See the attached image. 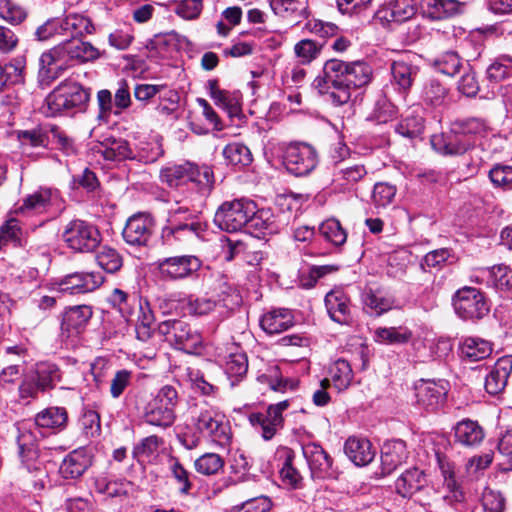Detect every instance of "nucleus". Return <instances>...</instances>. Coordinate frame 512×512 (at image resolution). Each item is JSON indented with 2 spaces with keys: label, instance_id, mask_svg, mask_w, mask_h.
Returning a JSON list of instances; mask_svg holds the SVG:
<instances>
[{
  "label": "nucleus",
  "instance_id": "obj_18",
  "mask_svg": "<svg viewBox=\"0 0 512 512\" xmlns=\"http://www.w3.org/2000/svg\"><path fill=\"white\" fill-rule=\"evenodd\" d=\"M50 125H39L27 130H19L17 138L20 143L22 153L32 159L46 157L44 152H33V149H47L50 143Z\"/></svg>",
  "mask_w": 512,
  "mask_h": 512
},
{
  "label": "nucleus",
  "instance_id": "obj_27",
  "mask_svg": "<svg viewBox=\"0 0 512 512\" xmlns=\"http://www.w3.org/2000/svg\"><path fill=\"white\" fill-rule=\"evenodd\" d=\"M55 199L56 193H53L50 189H39L27 195L18 210L28 216L47 213Z\"/></svg>",
  "mask_w": 512,
  "mask_h": 512
},
{
  "label": "nucleus",
  "instance_id": "obj_62",
  "mask_svg": "<svg viewBox=\"0 0 512 512\" xmlns=\"http://www.w3.org/2000/svg\"><path fill=\"white\" fill-rule=\"evenodd\" d=\"M320 234L335 246H341L346 242L347 233L336 219H328L319 227Z\"/></svg>",
  "mask_w": 512,
  "mask_h": 512
},
{
  "label": "nucleus",
  "instance_id": "obj_25",
  "mask_svg": "<svg viewBox=\"0 0 512 512\" xmlns=\"http://www.w3.org/2000/svg\"><path fill=\"white\" fill-rule=\"evenodd\" d=\"M249 422L265 441L271 440L284 426L283 416H276L268 408L264 412L250 414Z\"/></svg>",
  "mask_w": 512,
  "mask_h": 512
},
{
  "label": "nucleus",
  "instance_id": "obj_28",
  "mask_svg": "<svg viewBox=\"0 0 512 512\" xmlns=\"http://www.w3.org/2000/svg\"><path fill=\"white\" fill-rule=\"evenodd\" d=\"M294 325L292 312L285 308L273 309L260 319V326L267 334H279Z\"/></svg>",
  "mask_w": 512,
  "mask_h": 512
},
{
  "label": "nucleus",
  "instance_id": "obj_45",
  "mask_svg": "<svg viewBox=\"0 0 512 512\" xmlns=\"http://www.w3.org/2000/svg\"><path fill=\"white\" fill-rule=\"evenodd\" d=\"M367 174V170L362 164L342 163L334 173L333 181L341 186L353 185L360 181Z\"/></svg>",
  "mask_w": 512,
  "mask_h": 512
},
{
  "label": "nucleus",
  "instance_id": "obj_16",
  "mask_svg": "<svg viewBox=\"0 0 512 512\" xmlns=\"http://www.w3.org/2000/svg\"><path fill=\"white\" fill-rule=\"evenodd\" d=\"M302 452L314 479L336 477L337 471L333 467V460L321 445L307 443L302 446Z\"/></svg>",
  "mask_w": 512,
  "mask_h": 512
},
{
  "label": "nucleus",
  "instance_id": "obj_10",
  "mask_svg": "<svg viewBox=\"0 0 512 512\" xmlns=\"http://www.w3.org/2000/svg\"><path fill=\"white\" fill-rule=\"evenodd\" d=\"M255 212V202L248 199L226 201L217 209L215 225L223 231L237 232L247 226L249 217Z\"/></svg>",
  "mask_w": 512,
  "mask_h": 512
},
{
  "label": "nucleus",
  "instance_id": "obj_40",
  "mask_svg": "<svg viewBox=\"0 0 512 512\" xmlns=\"http://www.w3.org/2000/svg\"><path fill=\"white\" fill-rule=\"evenodd\" d=\"M247 226L258 234H272L278 231L273 212L270 209L257 210L256 206L255 212L249 217Z\"/></svg>",
  "mask_w": 512,
  "mask_h": 512
},
{
  "label": "nucleus",
  "instance_id": "obj_31",
  "mask_svg": "<svg viewBox=\"0 0 512 512\" xmlns=\"http://www.w3.org/2000/svg\"><path fill=\"white\" fill-rule=\"evenodd\" d=\"M406 444L402 440L386 442L382 447L381 465L383 473L390 474L407 459Z\"/></svg>",
  "mask_w": 512,
  "mask_h": 512
},
{
  "label": "nucleus",
  "instance_id": "obj_22",
  "mask_svg": "<svg viewBox=\"0 0 512 512\" xmlns=\"http://www.w3.org/2000/svg\"><path fill=\"white\" fill-rule=\"evenodd\" d=\"M447 389L444 384L421 380L415 386L417 403L426 410L438 409L446 399Z\"/></svg>",
  "mask_w": 512,
  "mask_h": 512
},
{
  "label": "nucleus",
  "instance_id": "obj_36",
  "mask_svg": "<svg viewBox=\"0 0 512 512\" xmlns=\"http://www.w3.org/2000/svg\"><path fill=\"white\" fill-rule=\"evenodd\" d=\"M164 154L160 139L139 142L135 148H132V161L143 164L156 162Z\"/></svg>",
  "mask_w": 512,
  "mask_h": 512
},
{
  "label": "nucleus",
  "instance_id": "obj_56",
  "mask_svg": "<svg viewBox=\"0 0 512 512\" xmlns=\"http://www.w3.org/2000/svg\"><path fill=\"white\" fill-rule=\"evenodd\" d=\"M423 129L424 119L420 115L415 114V111H412L411 114L407 115L395 126L396 133L407 138L418 137L423 132Z\"/></svg>",
  "mask_w": 512,
  "mask_h": 512
},
{
  "label": "nucleus",
  "instance_id": "obj_59",
  "mask_svg": "<svg viewBox=\"0 0 512 512\" xmlns=\"http://www.w3.org/2000/svg\"><path fill=\"white\" fill-rule=\"evenodd\" d=\"M512 77V57L501 55L487 68V78L490 81L500 82Z\"/></svg>",
  "mask_w": 512,
  "mask_h": 512
},
{
  "label": "nucleus",
  "instance_id": "obj_50",
  "mask_svg": "<svg viewBox=\"0 0 512 512\" xmlns=\"http://www.w3.org/2000/svg\"><path fill=\"white\" fill-rule=\"evenodd\" d=\"M154 315L150 308V305L145 303H139L138 305V316L136 324L137 338L141 341H147L154 331Z\"/></svg>",
  "mask_w": 512,
  "mask_h": 512
},
{
  "label": "nucleus",
  "instance_id": "obj_7",
  "mask_svg": "<svg viewBox=\"0 0 512 512\" xmlns=\"http://www.w3.org/2000/svg\"><path fill=\"white\" fill-rule=\"evenodd\" d=\"M160 179L169 187H178L186 182H193L202 191H210L214 183L213 171L209 166H198L190 162L163 168L160 172Z\"/></svg>",
  "mask_w": 512,
  "mask_h": 512
},
{
  "label": "nucleus",
  "instance_id": "obj_32",
  "mask_svg": "<svg viewBox=\"0 0 512 512\" xmlns=\"http://www.w3.org/2000/svg\"><path fill=\"white\" fill-rule=\"evenodd\" d=\"M484 430L478 422L464 419L454 427L455 442L466 447L479 445L484 439Z\"/></svg>",
  "mask_w": 512,
  "mask_h": 512
},
{
  "label": "nucleus",
  "instance_id": "obj_11",
  "mask_svg": "<svg viewBox=\"0 0 512 512\" xmlns=\"http://www.w3.org/2000/svg\"><path fill=\"white\" fill-rule=\"evenodd\" d=\"M206 231V226L200 221L183 222L167 219L161 229V245L170 250H179L193 243Z\"/></svg>",
  "mask_w": 512,
  "mask_h": 512
},
{
  "label": "nucleus",
  "instance_id": "obj_21",
  "mask_svg": "<svg viewBox=\"0 0 512 512\" xmlns=\"http://www.w3.org/2000/svg\"><path fill=\"white\" fill-rule=\"evenodd\" d=\"M330 319L340 325H351L353 322L352 308L349 297L340 290L328 292L324 299Z\"/></svg>",
  "mask_w": 512,
  "mask_h": 512
},
{
  "label": "nucleus",
  "instance_id": "obj_1",
  "mask_svg": "<svg viewBox=\"0 0 512 512\" xmlns=\"http://www.w3.org/2000/svg\"><path fill=\"white\" fill-rule=\"evenodd\" d=\"M371 75V67L364 61L345 62L334 58L325 62L314 86L326 94L333 105L342 106L350 101L354 91L370 82Z\"/></svg>",
  "mask_w": 512,
  "mask_h": 512
},
{
  "label": "nucleus",
  "instance_id": "obj_3",
  "mask_svg": "<svg viewBox=\"0 0 512 512\" xmlns=\"http://www.w3.org/2000/svg\"><path fill=\"white\" fill-rule=\"evenodd\" d=\"M99 50L89 42L79 39L64 41L40 57V75L55 80L74 63H84L98 59Z\"/></svg>",
  "mask_w": 512,
  "mask_h": 512
},
{
  "label": "nucleus",
  "instance_id": "obj_52",
  "mask_svg": "<svg viewBox=\"0 0 512 512\" xmlns=\"http://www.w3.org/2000/svg\"><path fill=\"white\" fill-rule=\"evenodd\" d=\"M226 161L234 166H247L253 158L250 149L241 143H230L223 149Z\"/></svg>",
  "mask_w": 512,
  "mask_h": 512
},
{
  "label": "nucleus",
  "instance_id": "obj_64",
  "mask_svg": "<svg viewBox=\"0 0 512 512\" xmlns=\"http://www.w3.org/2000/svg\"><path fill=\"white\" fill-rule=\"evenodd\" d=\"M332 382L338 390L348 388L353 380V371L348 361L344 359L337 360L332 369Z\"/></svg>",
  "mask_w": 512,
  "mask_h": 512
},
{
  "label": "nucleus",
  "instance_id": "obj_14",
  "mask_svg": "<svg viewBox=\"0 0 512 512\" xmlns=\"http://www.w3.org/2000/svg\"><path fill=\"white\" fill-rule=\"evenodd\" d=\"M157 269L164 280L180 281L194 277L202 267V261L195 255H177L158 260Z\"/></svg>",
  "mask_w": 512,
  "mask_h": 512
},
{
  "label": "nucleus",
  "instance_id": "obj_49",
  "mask_svg": "<svg viewBox=\"0 0 512 512\" xmlns=\"http://www.w3.org/2000/svg\"><path fill=\"white\" fill-rule=\"evenodd\" d=\"M448 89L438 80L431 79L423 87L422 99L426 105L439 107L446 103Z\"/></svg>",
  "mask_w": 512,
  "mask_h": 512
},
{
  "label": "nucleus",
  "instance_id": "obj_2",
  "mask_svg": "<svg viewBox=\"0 0 512 512\" xmlns=\"http://www.w3.org/2000/svg\"><path fill=\"white\" fill-rule=\"evenodd\" d=\"M68 412L64 407L51 406L38 412L34 417V430L25 425L18 427L16 438L18 446V456L22 465L29 472L43 474L41 463L39 461L40 449L38 444L39 435L42 436L41 429L52 433L63 431L68 425Z\"/></svg>",
  "mask_w": 512,
  "mask_h": 512
},
{
  "label": "nucleus",
  "instance_id": "obj_17",
  "mask_svg": "<svg viewBox=\"0 0 512 512\" xmlns=\"http://www.w3.org/2000/svg\"><path fill=\"white\" fill-rule=\"evenodd\" d=\"M470 281L500 291L512 290V270L505 265L477 267L472 270Z\"/></svg>",
  "mask_w": 512,
  "mask_h": 512
},
{
  "label": "nucleus",
  "instance_id": "obj_35",
  "mask_svg": "<svg viewBox=\"0 0 512 512\" xmlns=\"http://www.w3.org/2000/svg\"><path fill=\"white\" fill-rule=\"evenodd\" d=\"M26 60L24 56H17L10 62L0 65V89L23 83Z\"/></svg>",
  "mask_w": 512,
  "mask_h": 512
},
{
  "label": "nucleus",
  "instance_id": "obj_48",
  "mask_svg": "<svg viewBox=\"0 0 512 512\" xmlns=\"http://www.w3.org/2000/svg\"><path fill=\"white\" fill-rule=\"evenodd\" d=\"M487 131L486 121L478 117L457 119L452 123V132L455 134L484 136Z\"/></svg>",
  "mask_w": 512,
  "mask_h": 512
},
{
  "label": "nucleus",
  "instance_id": "obj_8",
  "mask_svg": "<svg viewBox=\"0 0 512 512\" xmlns=\"http://www.w3.org/2000/svg\"><path fill=\"white\" fill-rule=\"evenodd\" d=\"M192 423L197 433L210 438L215 444L221 447L230 444L231 427L224 414L212 408H203L193 415Z\"/></svg>",
  "mask_w": 512,
  "mask_h": 512
},
{
  "label": "nucleus",
  "instance_id": "obj_13",
  "mask_svg": "<svg viewBox=\"0 0 512 512\" xmlns=\"http://www.w3.org/2000/svg\"><path fill=\"white\" fill-rule=\"evenodd\" d=\"M453 306L456 314L463 320H479L490 311L484 293L468 286L457 290L453 296Z\"/></svg>",
  "mask_w": 512,
  "mask_h": 512
},
{
  "label": "nucleus",
  "instance_id": "obj_26",
  "mask_svg": "<svg viewBox=\"0 0 512 512\" xmlns=\"http://www.w3.org/2000/svg\"><path fill=\"white\" fill-rule=\"evenodd\" d=\"M461 358L466 362H477L488 358L493 352L490 341L479 337H465L459 345Z\"/></svg>",
  "mask_w": 512,
  "mask_h": 512
},
{
  "label": "nucleus",
  "instance_id": "obj_57",
  "mask_svg": "<svg viewBox=\"0 0 512 512\" xmlns=\"http://www.w3.org/2000/svg\"><path fill=\"white\" fill-rule=\"evenodd\" d=\"M194 468L202 475H215L223 470L224 460L219 454L205 453L195 460Z\"/></svg>",
  "mask_w": 512,
  "mask_h": 512
},
{
  "label": "nucleus",
  "instance_id": "obj_58",
  "mask_svg": "<svg viewBox=\"0 0 512 512\" xmlns=\"http://www.w3.org/2000/svg\"><path fill=\"white\" fill-rule=\"evenodd\" d=\"M202 10L203 0H174L172 4V11L187 21L198 19Z\"/></svg>",
  "mask_w": 512,
  "mask_h": 512
},
{
  "label": "nucleus",
  "instance_id": "obj_6",
  "mask_svg": "<svg viewBox=\"0 0 512 512\" xmlns=\"http://www.w3.org/2000/svg\"><path fill=\"white\" fill-rule=\"evenodd\" d=\"M89 98V90L79 83L63 81L46 97V113L48 116H56L61 112L74 108L82 110L85 108Z\"/></svg>",
  "mask_w": 512,
  "mask_h": 512
},
{
  "label": "nucleus",
  "instance_id": "obj_39",
  "mask_svg": "<svg viewBox=\"0 0 512 512\" xmlns=\"http://www.w3.org/2000/svg\"><path fill=\"white\" fill-rule=\"evenodd\" d=\"M424 13L432 20H442L458 13L457 0H424Z\"/></svg>",
  "mask_w": 512,
  "mask_h": 512
},
{
  "label": "nucleus",
  "instance_id": "obj_51",
  "mask_svg": "<svg viewBox=\"0 0 512 512\" xmlns=\"http://www.w3.org/2000/svg\"><path fill=\"white\" fill-rule=\"evenodd\" d=\"M128 483L124 480H109L105 475L94 478V489L97 493L107 497H118L127 493Z\"/></svg>",
  "mask_w": 512,
  "mask_h": 512
},
{
  "label": "nucleus",
  "instance_id": "obj_15",
  "mask_svg": "<svg viewBox=\"0 0 512 512\" xmlns=\"http://www.w3.org/2000/svg\"><path fill=\"white\" fill-rule=\"evenodd\" d=\"M284 164L295 176H306L316 168L318 154L307 143H292L285 150Z\"/></svg>",
  "mask_w": 512,
  "mask_h": 512
},
{
  "label": "nucleus",
  "instance_id": "obj_33",
  "mask_svg": "<svg viewBox=\"0 0 512 512\" xmlns=\"http://www.w3.org/2000/svg\"><path fill=\"white\" fill-rule=\"evenodd\" d=\"M427 484L424 472L418 468H412L402 473L395 482V490L402 497H411Z\"/></svg>",
  "mask_w": 512,
  "mask_h": 512
},
{
  "label": "nucleus",
  "instance_id": "obj_41",
  "mask_svg": "<svg viewBox=\"0 0 512 512\" xmlns=\"http://www.w3.org/2000/svg\"><path fill=\"white\" fill-rule=\"evenodd\" d=\"M465 61L456 51H445L432 61V66L440 73L453 77L464 69Z\"/></svg>",
  "mask_w": 512,
  "mask_h": 512
},
{
  "label": "nucleus",
  "instance_id": "obj_38",
  "mask_svg": "<svg viewBox=\"0 0 512 512\" xmlns=\"http://www.w3.org/2000/svg\"><path fill=\"white\" fill-rule=\"evenodd\" d=\"M61 32L69 33L73 39L92 34L94 26L91 20L83 15L69 14L60 20Z\"/></svg>",
  "mask_w": 512,
  "mask_h": 512
},
{
  "label": "nucleus",
  "instance_id": "obj_34",
  "mask_svg": "<svg viewBox=\"0 0 512 512\" xmlns=\"http://www.w3.org/2000/svg\"><path fill=\"white\" fill-rule=\"evenodd\" d=\"M213 300L218 308V319L221 320L240 305L241 296L233 286L222 280L219 283V291L216 294V298Z\"/></svg>",
  "mask_w": 512,
  "mask_h": 512
},
{
  "label": "nucleus",
  "instance_id": "obj_55",
  "mask_svg": "<svg viewBox=\"0 0 512 512\" xmlns=\"http://www.w3.org/2000/svg\"><path fill=\"white\" fill-rule=\"evenodd\" d=\"M96 262L105 272L116 273L123 266V258L120 253L110 247H102L96 254Z\"/></svg>",
  "mask_w": 512,
  "mask_h": 512
},
{
  "label": "nucleus",
  "instance_id": "obj_30",
  "mask_svg": "<svg viewBox=\"0 0 512 512\" xmlns=\"http://www.w3.org/2000/svg\"><path fill=\"white\" fill-rule=\"evenodd\" d=\"M92 308L88 305H78L67 309L63 315L61 329L68 335L79 334L92 317Z\"/></svg>",
  "mask_w": 512,
  "mask_h": 512
},
{
  "label": "nucleus",
  "instance_id": "obj_23",
  "mask_svg": "<svg viewBox=\"0 0 512 512\" xmlns=\"http://www.w3.org/2000/svg\"><path fill=\"white\" fill-rule=\"evenodd\" d=\"M512 372V356L506 355L499 358L485 377V389L491 395L501 393L507 386Z\"/></svg>",
  "mask_w": 512,
  "mask_h": 512
},
{
  "label": "nucleus",
  "instance_id": "obj_5",
  "mask_svg": "<svg viewBox=\"0 0 512 512\" xmlns=\"http://www.w3.org/2000/svg\"><path fill=\"white\" fill-rule=\"evenodd\" d=\"M179 403L176 388L164 385L144 408L143 419L145 423L166 429L176 420L175 409Z\"/></svg>",
  "mask_w": 512,
  "mask_h": 512
},
{
  "label": "nucleus",
  "instance_id": "obj_60",
  "mask_svg": "<svg viewBox=\"0 0 512 512\" xmlns=\"http://www.w3.org/2000/svg\"><path fill=\"white\" fill-rule=\"evenodd\" d=\"M101 153L108 161H132V148L128 141L124 139H113L110 144L101 151Z\"/></svg>",
  "mask_w": 512,
  "mask_h": 512
},
{
  "label": "nucleus",
  "instance_id": "obj_37",
  "mask_svg": "<svg viewBox=\"0 0 512 512\" xmlns=\"http://www.w3.org/2000/svg\"><path fill=\"white\" fill-rule=\"evenodd\" d=\"M415 12L412 0H394L379 13L387 21L402 23L411 19Z\"/></svg>",
  "mask_w": 512,
  "mask_h": 512
},
{
  "label": "nucleus",
  "instance_id": "obj_61",
  "mask_svg": "<svg viewBox=\"0 0 512 512\" xmlns=\"http://www.w3.org/2000/svg\"><path fill=\"white\" fill-rule=\"evenodd\" d=\"M184 309L191 316H205L211 313L218 315L215 301L207 297H189L185 302Z\"/></svg>",
  "mask_w": 512,
  "mask_h": 512
},
{
  "label": "nucleus",
  "instance_id": "obj_9",
  "mask_svg": "<svg viewBox=\"0 0 512 512\" xmlns=\"http://www.w3.org/2000/svg\"><path fill=\"white\" fill-rule=\"evenodd\" d=\"M62 240L74 252L89 253L100 245L101 234L92 223L81 219H73L64 226Z\"/></svg>",
  "mask_w": 512,
  "mask_h": 512
},
{
  "label": "nucleus",
  "instance_id": "obj_47",
  "mask_svg": "<svg viewBox=\"0 0 512 512\" xmlns=\"http://www.w3.org/2000/svg\"><path fill=\"white\" fill-rule=\"evenodd\" d=\"M364 306L371 313L381 315L395 306V299L390 295H384L379 291L369 290L363 295Z\"/></svg>",
  "mask_w": 512,
  "mask_h": 512
},
{
  "label": "nucleus",
  "instance_id": "obj_63",
  "mask_svg": "<svg viewBox=\"0 0 512 512\" xmlns=\"http://www.w3.org/2000/svg\"><path fill=\"white\" fill-rule=\"evenodd\" d=\"M50 135L56 148L65 156L70 157L77 154L75 140L66 131L56 125H50Z\"/></svg>",
  "mask_w": 512,
  "mask_h": 512
},
{
  "label": "nucleus",
  "instance_id": "obj_12",
  "mask_svg": "<svg viewBox=\"0 0 512 512\" xmlns=\"http://www.w3.org/2000/svg\"><path fill=\"white\" fill-rule=\"evenodd\" d=\"M157 330L175 348L188 353H195L203 345L201 334L181 319L165 320L158 325Z\"/></svg>",
  "mask_w": 512,
  "mask_h": 512
},
{
  "label": "nucleus",
  "instance_id": "obj_24",
  "mask_svg": "<svg viewBox=\"0 0 512 512\" xmlns=\"http://www.w3.org/2000/svg\"><path fill=\"white\" fill-rule=\"evenodd\" d=\"M344 452L356 466L368 465L376 455V450L368 439L355 436L346 440Z\"/></svg>",
  "mask_w": 512,
  "mask_h": 512
},
{
  "label": "nucleus",
  "instance_id": "obj_42",
  "mask_svg": "<svg viewBox=\"0 0 512 512\" xmlns=\"http://www.w3.org/2000/svg\"><path fill=\"white\" fill-rule=\"evenodd\" d=\"M393 83L400 91L407 92L417 75V67L404 61H394L391 65Z\"/></svg>",
  "mask_w": 512,
  "mask_h": 512
},
{
  "label": "nucleus",
  "instance_id": "obj_53",
  "mask_svg": "<svg viewBox=\"0 0 512 512\" xmlns=\"http://www.w3.org/2000/svg\"><path fill=\"white\" fill-rule=\"evenodd\" d=\"M169 462V470L178 485L179 493L188 495L193 487L192 478L194 476L184 468L177 458L171 457Z\"/></svg>",
  "mask_w": 512,
  "mask_h": 512
},
{
  "label": "nucleus",
  "instance_id": "obj_46",
  "mask_svg": "<svg viewBox=\"0 0 512 512\" xmlns=\"http://www.w3.org/2000/svg\"><path fill=\"white\" fill-rule=\"evenodd\" d=\"M412 337V332L403 327H380L375 330L374 339L380 344H403Z\"/></svg>",
  "mask_w": 512,
  "mask_h": 512
},
{
  "label": "nucleus",
  "instance_id": "obj_20",
  "mask_svg": "<svg viewBox=\"0 0 512 512\" xmlns=\"http://www.w3.org/2000/svg\"><path fill=\"white\" fill-rule=\"evenodd\" d=\"M104 282L100 272H75L66 275L60 282V290L71 295L85 294L98 289Z\"/></svg>",
  "mask_w": 512,
  "mask_h": 512
},
{
  "label": "nucleus",
  "instance_id": "obj_43",
  "mask_svg": "<svg viewBox=\"0 0 512 512\" xmlns=\"http://www.w3.org/2000/svg\"><path fill=\"white\" fill-rule=\"evenodd\" d=\"M248 371V359L244 352L230 353L226 363L225 372L231 380V385L241 381Z\"/></svg>",
  "mask_w": 512,
  "mask_h": 512
},
{
  "label": "nucleus",
  "instance_id": "obj_44",
  "mask_svg": "<svg viewBox=\"0 0 512 512\" xmlns=\"http://www.w3.org/2000/svg\"><path fill=\"white\" fill-rule=\"evenodd\" d=\"M210 96L215 101V104L227 110L230 116H235L240 112V104L238 99L226 90H221L218 87L216 80L208 82Z\"/></svg>",
  "mask_w": 512,
  "mask_h": 512
},
{
  "label": "nucleus",
  "instance_id": "obj_54",
  "mask_svg": "<svg viewBox=\"0 0 512 512\" xmlns=\"http://www.w3.org/2000/svg\"><path fill=\"white\" fill-rule=\"evenodd\" d=\"M432 146L445 155H459L467 151L470 144L461 142L456 136H433Z\"/></svg>",
  "mask_w": 512,
  "mask_h": 512
},
{
  "label": "nucleus",
  "instance_id": "obj_4",
  "mask_svg": "<svg viewBox=\"0 0 512 512\" xmlns=\"http://www.w3.org/2000/svg\"><path fill=\"white\" fill-rule=\"evenodd\" d=\"M60 368L51 362H39L33 368L25 372L18 386V396L22 401L29 402L38 398L39 393H44L55 388L61 381Z\"/></svg>",
  "mask_w": 512,
  "mask_h": 512
},
{
  "label": "nucleus",
  "instance_id": "obj_29",
  "mask_svg": "<svg viewBox=\"0 0 512 512\" xmlns=\"http://www.w3.org/2000/svg\"><path fill=\"white\" fill-rule=\"evenodd\" d=\"M91 465V458L83 449L70 452L62 461L59 471L65 479H76Z\"/></svg>",
  "mask_w": 512,
  "mask_h": 512
},
{
  "label": "nucleus",
  "instance_id": "obj_19",
  "mask_svg": "<svg viewBox=\"0 0 512 512\" xmlns=\"http://www.w3.org/2000/svg\"><path fill=\"white\" fill-rule=\"evenodd\" d=\"M153 226L154 221L149 214H134L126 221L122 232L123 239L129 245L144 246L152 235Z\"/></svg>",
  "mask_w": 512,
  "mask_h": 512
}]
</instances>
